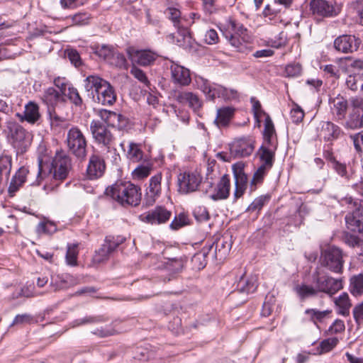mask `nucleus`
Returning a JSON list of instances; mask_svg holds the SVG:
<instances>
[{"instance_id": "f257e3e1", "label": "nucleus", "mask_w": 363, "mask_h": 363, "mask_svg": "<svg viewBox=\"0 0 363 363\" xmlns=\"http://www.w3.org/2000/svg\"><path fill=\"white\" fill-rule=\"evenodd\" d=\"M106 194L123 206H137L141 201L140 188L130 182L118 181L106 189Z\"/></svg>"}, {"instance_id": "f03ea898", "label": "nucleus", "mask_w": 363, "mask_h": 363, "mask_svg": "<svg viewBox=\"0 0 363 363\" xmlns=\"http://www.w3.org/2000/svg\"><path fill=\"white\" fill-rule=\"evenodd\" d=\"M72 159L64 151H57L54 156L50 167L48 171L45 169V165L43 163V160H38V176L41 179L47 176H52L56 181H63L66 179L72 170Z\"/></svg>"}, {"instance_id": "7ed1b4c3", "label": "nucleus", "mask_w": 363, "mask_h": 363, "mask_svg": "<svg viewBox=\"0 0 363 363\" xmlns=\"http://www.w3.org/2000/svg\"><path fill=\"white\" fill-rule=\"evenodd\" d=\"M90 130L95 141L101 146L102 155L113 162L119 157L115 147V138L107 126L99 120H93L90 124Z\"/></svg>"}, {"instance_id": "20e7f679", "label": "nucleus", "mask_w": 363, "mask_h": 363, "mask_svg": "<svg viewBox=\"0 0 363 363\" xmlns=\"http://www.w3.org/2000/svg\"><path fill=\"white\" fill-rule=\"evenodd\" d=\"M84 87L87 91H92L95 102L104 106H111L116 100L113 87L108 82L98 76H88L84 80Z\"/></svg>"}, {"instance_id": "39448f33", "label": "nucleus", "mask_w": 363, "mask_h": 363, "mask_svg": "<svg viewBox=\"0 0 363 363\" xmlns=\"http://www.w3.org/2000/svg\"><path fill=\"white\" fill-rule=\"evenodd\" d=\"M223 35L238 52H247L250 50L246 43L250 42V36L242 24L231 21L228 30L223 32Z\"/></svg>"}, {"instance_id": "423d86ee", "label": "nucleus", "mask_w": 363, "mask_h": 363, "mask_svg": "<svg viewBox=\"0 0 363 363\" xmlns=\"http://www.w3.org/2000/svg\"><path fill=\"white\" fill-rule=\"evenodd\" d=\"M342 250L336 246H329L321 251L320 262L323 267L333 273L341 274L345 260Z\"/></svg>"}, {"instance_id": "0eeeda50", "label": "nucleus", "mask_w": 363, "mask_h": 363, "mask_svg": "<svg viewBox=\"0 0 363 363\" xmlns=\"http://www.w3.org/2000/svg\"><path fill=\"white\" fill-rule=\"evenodd\" d=\"M7 130L8 138L13 147L21 152H25L31 143V134L14 121L7 123Z\"/></svg>"}, {"instance_id": "6e6552de", "label": "nucleus", "mask_w": 363, "mask_h": 363, "mask_svg": "<svg viewBox=\"0 0 363 363\" xmlns=\"http://www.w3.org/2000/svg\"><path fill=\"white\" fill-rule=\"evenodd\" d=\"M254 140L250 137L236 138L230 145V156L218 153V157L223 161H229L230 157H244L250 155L254 150Z\"/></svg>"}, {"instance_id": "1a4fd4ad", "label": "nucleus", "mask_w": 363, "mask_h": 363, "mask_svg": "<svg viewBox=\"0 0 363 363\" xmlns=\"http://www.w3.org/2000/svg\"><path fill=\"white\" fill-rule=\"evenodd\" d=\"M67 144L69 150L79 159H84L86 155V140L77 127L71 128L67 135Z\"/></svg>"}, {"instance_id": "9d476101", "label": "nucleus", "mask_w": 363, "mask_h": 363, "mask_svg": "<svg viewBox=\"0 0 363 363\" xmlns=\"http://www.w3.org/2000/svg\"><path fill=\"white\" fill-rule=\"evenodd\" d=\"M313 281L318 292L333 296L343 288L342 278H333L328 274H320L315 272L313 275Z\"/></svg>"}, {"instance_id": "9b49d317", "label": "nucleus", "mask_w": 363, "mask_h": 363, "mask_svg": "<svg viewBox=\"0 0 363 363\" xmlns=\"http://www.w3.org/2000/svg\"><path fill=\"white\" fill-rule=\"evenodd\" d=\"M125 238L119 235L106 236L101 247L96 251L93 257V262L100 264L108 260L111 255L125 241Z\"/></svg>"}, {"instance_id": "f8f14e48", "label": "nucleus", "mask_w": 363, "mask_h": 363, "mask_svg": "<svg viewBox=\"0 0 363 363\" xmlns=\"http://www.w3.org/2000/svg\"><path fill=\"white\" fill-rule=\"evenodd\" d=\"M202 180L196 172H184L177 176V186L179 193L186 194L196 191Z\"/></svg>"}, {"instance_id": "ddd939ff", "label": "nucleus", "mask_w": 363, "mask_h": 363, "mask_svg": "<svg viewBox=\"0 0 363 363\" xmlns=\"http://www.w3.org/2000/svg\"><path fill=\"white\" fill-rule=\"evenodd\" d=\"M202 91L206 96L211 100L216 98H221L224 100H232L238 98V93L235 89H228L220 85L211 86L206 82L203 84Z\"/></svg>"}, {"instance_id": "4468645a", "label": "nucleus", "mask_w": 363, "mask_h": 363, "mask_svg": "<svg viewBox=\"0 0 363 363\" xmlns=\"http://www.w3.org/2000/svg\"><path fill=\"white\" fill-rule=\"evenodd\" d=\"M172 216L171 211L162 206H158L154 209L142 213L139 219L144 223L151 225H160L168 221Z\"/></svg>"}, {"instance_id": "2eb2a0df", "label": "nucleus", "mask_w": 363, "mask_h": 363, "mask_svg": "<svg viewBox=\"0 0 363 363\" xmlns=\"http://www.w3.org/2000/svg\"><path fill=\"white\" fill-rule=\"evenodd\" d=\"M127 54L133 63L143 67L152 65L159 56L156 52L150 50H137L134 48H128Z\"/></svg>"}, {"instance_id": "dca6fc26", "label": "nucleus", "mask_w": 363, "mask_h": 363, "mask_svg": "<svg viewBox=\"0 0 363 363\" xmlns=\"http://www.w3.org/2000/svg\"><path fill=\"white\" fill-rule=\"evenodd\" d=\"M309 9L313 16L321 18H330L338 13L333 4L326 0H311Z\"/></svg>"}, {"instance_id": "f3484780", "label": "nucleus", "mask_w": 363, "mask_h": 363, "mask_svg": "<svg viewBox=\"0 0 363 363\" xmlns=\"http://www.w3.org/2000/svg\"><path fill=\"white\" fill-rule=\"evenodd\" d=\"M162 174L161 172H157L150 179L144 203L146 206H152L160 196L162 193Z\"/></svg>"}, {"instance_id": "a211bd4d", "label": "nucleus", "mask_w": 363, "mask_h": 363, "mask_svg": "<svg viewBox=\"0 0 363 363\" xmlns=\"http://www.w3.org/2000/svg\"><path fill=\"white\" fill-rule=\"evenodd\" d=\"M360 41L356 38L354 35H342L334 40V48L338 52L342 53H350L356 51Z\"/></svg>"}, {"instance_id": "6ab92c4d", "label": "nucleus", "mask_w": 363, "mask_h": 363, "mask_svg": "<svg viewBox=\"0 0 363 363\" xmlns=\"http://www.w3.org/2000/svg\"><path fill=\"white\" fill-rule=\"evenodd\" d=\"M106 170L104 159L99 155L93 154L89 157L86 169L87 177L96 179L103 176Z\"/></svg>"}, {"instance_id": "aec40b11", "label": "nucleus", "mask_w": 363, "mask_h": 363, "mask_svg": "<svg viewBox=\"0 0 363 363\" xmlns=\"http://www.w3.org/2000/svg\"><path fill=\"white\" fill-rule=\"evenodd\" d=\"M169 69L171 78L174 84L180 86H188L191 83V78L189 69L174 62H171Z\"/></svg>"}, {"instance_id": "412c9836", "label": "nucleus", "mask_w": 363, "mask_h": 363, "mask_svg": "<svg viewBox=\"0 0 363 363\" xmlns=\"http://www.w3.org/2000/svg\"><path fill=\"white\" fill-rule=\"evenodd\" d=\"M258 286V277L257 275H251L249 277H245L244 275L240 277L237 283V291L230 294V298L235 297L237 294L247 295L253 293Z\"/></svg>"}, {"instance_id": "4be33fe9", "label": "nucleus", "mask_w": 363, "mask_h": 363, "mask_svg": "<svg viewBox=\"0 0 363 363\" xmlns=\"http://www.w3.org/2000/svg\"><path fill=\"white\" fill-rule=\"evenodd\" d=\"M233 174L235 177V192L234 196L235 199L241 197L247 187V177L243 170L242 164H236L233 166Z\"/></svg>"}, {"instance_id": "5701e85b", "label": "nucleus", "mask_w": 363, "mask_h": 363, "mask_svg": "<svg viewBox=\"0 0 363 363\" xmlns=\"http://www.w3.org/2000/svg\"><path fill=\"white\" fill-rule=\"evenodd\" d=\"M212 243H213L214 247V259L220 262L224 260L232 247L231 238L229 236H222L217 238Z\"/></svg>"}, {"instance_id": "b1692460", "label": "nucleus", "mask_w": 363, "mask_h": 363, "mask_svg": "<svg viewBox=\"0 0 363 363\" xmlns=\"http://www.w3.org/2000/svg\"><path fill=\"white\" fill-rule=\"evenodd\" d=\"M347 228L351 231L363 234V208L357 207L354 211L348 213L345 216Z\"/></svg>"}, {"instance_id": "393cba45", "label": "nucleus", "mask_w": 363, "mask_h": 363, "mask_svg": "<svg viewBox=\"0 0 363 363\" xmlns=\"http://www.w3.org/2000/svg\"><path fill=\"white\" fill-rule=\"evenodd\" d=\"M28 174L29 170L26 167H21L18 169L13 176L8 189V193L10 196H13L23 185Z\"/></svg>"}, {"instance_id": "a878e982", "label": "nucleus", "mask_w": 363, "mask_h": 363, "mask_svg": "<svg viewBox=\"0 0 363 363\" xmlns=\"http://www.w3.org/2000/svg\"><path fill=\"white\" fill-rule=\"evenodd\" d=\"M329 104L332 114L338 120L343 119L348 107L347 99L338 95L336 97L330 99Z\"/></svg>"}, {"instance_id": "bb28decb", "label": "nucleus", "mask_w": 363, "mask_h": 363, "mask_svg": "<svg viewBox=\"0 0 363 363\" xmlns=\"http://www.w3.org/2000/svg\"><path fill=\"white\" fill-rule=\"evenodd\" d=\"M41 99L50 109L54 108L60 104H64L66 101L65 96L57 91L53 87H49L43 92Z\"/></svg>"}, {"instance_id": "cd10ccee", "label": "nucleus", "mask_w": 363, "mask_h": 363, "mask_svg": "<svg viewBox=\"0 0 363 363\" xmlns=\"http://www.w3.org/2000/svg\"><path fill=\"white\" fill-rule=\"evenodd\" d=\"M16 116L21 121H27L30 124H34L40 118L39 106L33 101L28 102L25 106V110L23 113H16Z\"/></svg>"}, {"instance_id": "c85d7f7f", "label": "nucleus", "mask_w": 363, "mask_h": 363, "mask_svg": "<svg viewBox=\"0 0 363 363\" xmlns=\"http://www.w3.org/2000/svg\"><path fill=\"white\" fill-rule=\"evenodd\" d=\"M230 189V181L227 174H224L217 184L214 192L210 195L214 201L225 199L228 197Z\"/></svg>"}, {"instance_id": "c756f323", "label": "nucleus", "mask_w": 363, "mask_h": 363, "mask_svg": "<svg viewBox=\"0 0 363 363\" xmlns=\"http://www.w3.org/2000/svg\"><path fill=\"white\" fill-rule=\"evenodd\" d=\"M213 248V243L206 245L201 251L194 254L191 258L193 268L196 270L203 269L207 264V255Z\"/></svg>"}, {"instance_id": "7c9ffc66", "label": "nucleus", "mask_w": 363, "mask_h": 363, "mask_svg": "<svg viewBox=\"0 0 363 363\" xmlns=\"http://www.w3.org/2000/svg\"><path fill=\"white\" fill-rule=\"evenodd\" d=\"M177 101L181 104H187L194 111H197L202 106V101L199 96L189 91L181 92L177 96Z\"/></svg>"}, {"instance_id": "2f4dec72", "label": "nucleus", "mask_w": 363, "mask_h": 363, "mask_svg": "<svg viewBox=\"0 0 363 363\" xmlns=\"http://www.w3.org/2000/svg\"><path fill=\"white\" fill-rule=\"evenodd\" d=\"M272 145H262L259 150V155L262 162L260 167H264L265 169L269 170L274 162V151L270 148Z\"/></svg>"}, {"instance_id": "473e14b6", "label": "nucleus", "mask_w": 363, "mask_h": 363, "mask_svg": "<svg viewBox=\"0 0 363 363\" xmlns=\"http://www.w3.org/2000/svg\"><path fill=\"white\" fill-rule=\"evenodd\" d=\"M234 113V109L230 107H224L218 109L216 118L214 119V123L218 128L227 126Z\"/></svg>"}, {"instance_id": "72a5a7b5", "label": "nucleus", "mask_w": 363, "mask_h": 363, "mask_svg": "<svg viewBox=\"0 0 363 363\" xmlns=\"http://www.w3.org/2000/svg\"><path fill=\"white\" fill-rule=\"evenodd\" d=\"M335 304L337 309L339 315L347 316L350 314V308L352 306L349 296L346 292L340 294L337 298H335Z\"/></svg>"}, {"instance_id": "f704fd0d", "label": "nucleus", "mask_w": 363, "mask_h": 363, "mask_svg": "<svg viewBox=\"0 0 363 363\" xmlns=\"http://www.w3.org/2000/svg\"><path fill=\"white\" fill-rule=\"evenodd\" d=\"M91 49L92 52L100 58L108 61L111 64H113V61L111 60V58L114 57V49L111 46L97 45L91 46Z\"/></svg>"}, {"instance_id": "c9c22d12", "label": "nucleus", "mask_w": 363, "mask_h": 363, "mask_svg": "<svg viewBox=\"0 0 363 363\" xmlns=\"http://www.w3.org/2000/svg\"><path fill=\"white\" fill-rule=\"evenodd\" d=\"M340 133V128L331 122H325L322 126L321 135L325 140L337 139Z\"/></svg>"}, {"instance_id": "e433bc0d", "label": "nucleus", "mask_w": 363, "mask_h": 363, "mask_svg": "<svg viewBox=\"0 0 363 363\" xmlns=\"http://www.w3.org/2000/svg\"><path fill=\"white\" fill-rule=\"evenodd\" d=\"M167 15L173 22L175 27L177 28H186L188 26L186 23V20L184 17L181 16V12L179 9L172 7L168 8L167 10Z\"/></svg>"}, {"instance_id": "4c0bfd02", "label": "nucleus", "mask_w": 363, "mask_h": 363, "mask_svg": "<svg viewBox=\"0 0 363 363\" xmlns=\"http://www.w3.org/2000/svg\"><path fill=\"white\" fill-rule=\"evenodd\" d=\"M346 128L354 130L363 127V113L352 111L345 123Z\"/></svg>"}, {"instance_id": "58836bf2", "label": "nucleus", "mask_w": 363, "mask_h": 363, "mask_svg": "<svg viewBox=\"0 0 363 363\" xmlns=\"http://www.w3.org/2000/svg\"><path fill=\"white\" fill-rule=\"evenodd\" d=\"M350 291L354 296H361L363 294V274L354 276L350 279Z\"/></svg>"}, {"instance_id": "ea45409f", "label": "nucleus", "mask_w": 363, "mask_h": 363, "mask_svg": "<svg viewBox=\"0 0 363 363\" xmlns=\"http://www.w3.org/2000/svg\"><path fill=\"white\" fill-rule=\"evenodd\" d=\"M264 138L265 145H272V138L275 135L274 123L269 115L264 119Z\"/></svg>"}, {"instance_id": "a19ab883", "label": "nucleus", "mask_w": 363, "mask_h": 363, "mask_svg": "<svg viewBox=\"0 0 363 363\" xmlns=\"http://www.w3.org/2000/svg\"><path fill=\"white\" fill-rule=\"evenodd\" d=\"M267 301H265L263 303L261 315L264 317H268V316H277L279 314L277 313V309L278 306L275 305L274 303V297H269L268 298L267 297Z\"/></svg>"}, {"instance_id": "79ce46f5", "label": "nucleus", "mask_w": 363, "mask_h": 363, "mask_svg": "<svg viewBox=\"0 0 363 363\" xmlns=\"http://www.w3.org/2000/svg\"><path fill=\"white\" fill-rule=\"evenodd\" d=\"M12 166V160L10 156L4 155L0 157V182L3 178L6 179L10 175Z\"/></svg>"}, {"instance_id": "37998d69", "label": "nucleus", "mask_w": 363, "mask_h": 363, "mask_svg": "<svg viewBox=\"0 0 363 363\" xmlns=\"http://www.w3.org/2000/svg\"><path fill=\"white\" fill-rule=\"evenodd\" d=\"M127 157L133 162H138L143 157V152L138 144L130 143L127 152Z\"/></svg>"}, {"instance_id": "c03bdc74", "label": "nucleus", "mask_w": 363, "mask_h": 363, "mask_svg": "<svg viewBox=\"0 0 363 363\" xmlns=\"http://www.w3.org/2000/svg\"><path fill=\"white\" fill-rule=\"evenodd\" d=\"M295 291L301 299H306L316 296L318 292L317 288L315 289L306 284L297 285L295 287Z\"/></svg>"}, {"instance_id": "a18cd8bd", "label": "nucleus", "mask_w": 363, "mask_h": 363, "mask_svg": "<svg viewBox=\"0 0 363 363\" xmlns=\"http://www.w3.org/2000/svg\"><path fill=\"white\" fill-rule=\"evenodd\" d=\"M333 167L341 177L347 180H350L353 176V170L352 169L348 170L345 164L334 160Z\"/></svg>"}, {"instance_id": "49530a36", "label": "nucleus", "mask_w": 363, "mask_h": 363, "mask_svg": "<svg viewBox=\"0 0 363 363\" xmlns=\"http://www.w3.org/2000/svg\"><path fill=\"white\" fill-rule=\"evenodd\" d=\"M128 120L122 114L113 112L112 114L111 123L110 127L116 128L119 130L125 128L128 126Z\"/></svg>"}, {"instance_id": "de8ad7c7", "label": "nucleus", "mask_w": 363, "mask_h": 363, "mask_svg": "<svg viewBox=\"0 0 363 363\" xmlns=\"http://www.w3.org/2000/svg\"><path fill=\"white\" fill-rule=\"evenodd\" d=\"M338 343L337 337L328 338L320 342L318 348L319 354L326 353L332 350Z\"/></svg>"}, {"instance_id": "09e8293b", "label": "nucleus", "mask_w": 363, "mask_h": 363, "mask_svg": "<svg viewBox=\"0 0 363 363\" xmlns=\"http://www.w3.org/2000/svg\"><path fill=\"white\" fill-rule=\"evenodd\" d=\"M77 245H69L66 253V262L70 266H76L77 264Z\"/></svg>"}, {"instance_id": "8fccbe9b", "label": "nucleus", "mask_w": 363, "mask_h": 363, "mask_svg": "<svg viewBox=\"0 0 363 363\" xmlns=\"http://www.w3.org/2000/svg\"><path fill=\"white\" fill-rule=\"evenodd\" d=\"M269 170L265 169L264 167H259L257 171L255 172L253 177L250 183L251 191H254L256 189L257 184L262 183L264 176Z\"/></svg>"}, {"instance_id": "3c124183", "label": "nucleus", "mask_w": 363, "mask_h": 363, "mask_svg": "<svg viewBox=\"0 0 363 363\" xmlns=\"http://www.w3.org/2000/svg\"><path fill=\"white\" fill-rule=\"evenodd\" d=\"M269 201V196L263 195L256 198L252 203L248 206L247 211L259 212L265 203Z\"/></svg>"}, {"instance_id": "603ef678", "label": "nucleus", "mask_w": 363, "mask_h": 363, "mask_svg": "<svg viewBox=\"0 0 363 363\" xmlns=\"http://www.w3.org/2000/svg\"><path fill=\"white\" fill-rule=\"evenodd\" d=\"M66 96L76 106H80L83 103L82 99L81 98L77 89L72 86H68L67 94H65V98Z\"/></svg>"}, {"instance_id": "864d4df0", "label": "nucleus", "mask_w": 363, "mask_h": 363, "mask_svg": "<svg viewBox=\"0 0 363 363\" xmlns=\"http://www.w3.org/2000/svg\"><path fill=\"white\" fill-rule=\"evenodd\" d=\"M151 170L152 167L150 166L139 165L133 170V177L135 179H143L150 175Z\"/></svg>"}, {"instance_id": "5fc2aeb1", "label": "nucleus", "mask_w": 363, "mask_h": 363, "mask_svg": "<svg viewBox=\"0 0 363 363\" xmlns=\"http://www.w3.org/2000/svg\"><path fill=\"white\" fill-rule=\"evenodd\" d=\"M188 224V216L184 213H180L179 215L174 217V220L170 223V228L173 230H178Z\"/></svg>"}, {"instance_id": "6e6d98bb", "label": "nucleus", "mask_w": 363, "mask_h": 363, "mask_svg": "<svg viewBox=\"0 0 363 363\" xmlns=\"http://www.w3.org/2000/svg\"><path fill=\"white\" fill-rule=\"evenodd\" d=\"M130 73L137 79L140 82L143 83L145 86L149 87L150 82L146 76V74L140 69L135 65L130 68Z\"/></svg>"}, {"instance_id": "4d7b16f0", "label": "nucleus", "mask_w": 363, "mask_h": 363, "mask_svg": "<svg viewBox=\"0 0 363 363\" xmlns=\"http://www.w3.org/2000/svg\"><path fill=\"white\" fill-rule=\"evenodd\" d=\"M350 139L353 142L355 150L363 155V130L350 135Z\"/></svg>"}, {"instance_id": "13d9d810", "label": "nucleus", "mask_w": 363, "mask_h": 363, "mask_svg": "<svg viewBox=\"0 0 363 363\" xmlns=\"http://www.w3.org/2000/svg\"><path fill=\"white\" fill-rule=\"evenodd\" d=\"M286 35L284 32L279 33V38L277 39H269L267 43V46L277 49L286 46Z\"/></svg>"}, {"instance_id": "bf43d9fd", "label": "nucleus", "mask_w": 363, "mask_h": 363, "mask_svg": "<svg viewBox=\"0 0 363 363\" xmlns=\"http://www.w3.org/2000/svg\"><path fill=\"white\" fill-rule=\"evenodd\" d=\"M290 116L293 123H298L303 119L304 112L299 106L294 104L290 111Z\"/></svg>"}, {"instance_id": "052dcab7", "label": "nucleus", "mask_w": 363, "mask_h": 363, "mask_svg": "<svg viewBox=\"0 0 363 363\" xmlns=\"http://www.w3.org/2000/svg\"><path fill=\"white\" fill-rule=\"evenodd\" d=\"M193 213L198 222L207 221L209 219L208 212L204 206H197L194 208Z\"/></svg>"}, {"instance_id": "680f3d73", "label": "nucleus", "mask_w": 363, "mask_h": 363, "mask_svg": "<svg viewBox=\"0 0 363 363\" xmlns=\"http://www.w3.org/2000/svg\"><path fill=\"white\" fill-rule=\"evenodd\" d=\"M53 83L55 86H57L60 89V93L63 94H67V89L69 84V80L65 77H57L54 79Z\"/></svg>"}, {"instance_id": "e2e57ef3", "label": "nucleus", "mask_w": 363, "mask_h": 363, "mask_svg": "<svg viewBox=\"0 0 363 363\" xmlns=\"http://www.w3.org/2000/svg\"><path fill=\"white\" fill-rule=\"evenodd\" d=\"M301 73V66L298 63L289 64L285 68V75L288 77H296Z\"/></svg>"}, {"instance_id": "0e129e2a", "label": "nucleus", "mask_w": 363, "mask_h": 363, "mask_svg": "<svg viewBox=\"0 0 363 363\" xmlns=\"http://www.w3.org/2000/svg\"><path fill=\"white\" fill-rule=\"evenodd\" d=\"M78 283L77 279L70 274H66L65 277L60 278V284L55 289L60 290L67 288L69 286H73Z\"/></svg>"}, {"instance_id": "69168bd1", "label": "nucleus", "mask_w": 363, "mask_h": 363, "mask_svg": "<svg viewBox=\"0 0 363 363\" xmlns=\"http://www.w3.org/2000/svg\"><path fill=\"white\" fill-rule=\"evenodd\" d=\"M203 40L208 45H214L218 42V35L216 30L209 29L206 31Z\"/></svg>"}, {"instance_id": "338daca9", "label": "nucleus", "mask_w": 363, "mask_h": 363, "mask_svg": "<svg viewBox=\"0 0 363 363\" xmlns=\"http://www.w3.org/2000/svg\"><path fill=\"white\" fill-rule=\"evenodd\" d=\"M359 82H361V76L359 74L349 75L346 79L347 86L352 91H356L358 89Z\"/></svg>"}, {"instance_id": "774afa93", "label": "nucleus", "mask_w": 363, "mask_h": 363, "mask_svg": "<svg viewBox=\"0 0 363 363\" xmlns=\"http://www.w3.org/2000/svg\"><path fill=\"white\" fill-rule=\"evenodd\" d=\"M67 53L71 63L73 64L76 67L82 65V62L80 55L76 50H68Z\"/></svg>"}]
</instances>
